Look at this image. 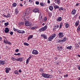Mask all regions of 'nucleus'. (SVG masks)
Masks as SVG:
<instances>
[{
	"label": "nucleus",
	"instance_id": "1",
	"mask_svg": "<svg viewBox=\"0 0 80 80\" xmlns=\"http://www.w3.org/2000/svg\"><path fill=\"white\" fill-rule=\"evenodd\" d=\"M30 13V9H27L24 14V15L26 16V18H30V16L29 15Z\"/></svg>",
	"mask_w": 80,
	"mask_h": 80
},
{
	"label": "nucleus",
	"instance_id": "2",
	"mask_svg": "<svg viewBox=\"0 0 80 80\" xmlns=\"http://www.w3.org/2000/svg\"><path fill=\"white\" fill-rule=\"evenodd\" d=\"M42 76L43 77L47 78H52V75H48L46 73H42Z\"/></svg>",
	"mask_w": 80,
	"mask_h": 80
},
{
	"label": "nucleus",
	"instance_id": "3",
	"mask_svg": "<svg viewBox=\"0 0 80 80\" xmlns=\"http://www.w3.org/2000/svg\"><path fill=\"white\" fill-rule=\"evenodd\" d=\"M48 26H47V25L45 26L44 27L41 28L39 30V32H44V31H45L47 29V28Z\"/></svg>",
	"mask_w": 80,
	"mask_h": 80
},
{
	"label": "nucleus",
	"instance_id": "4",
	"mask_svg": "<svg viewBox=\"0 0 80 80\" xmlns=\"http://www.w3.org/2000/svg\"><path fill=\"white\" fill-rule=\"evenodd\" d=\"M58 36L59 38H62L64 37V35L63 32H60L58 34Z\"/></svg>",
	"mask_w": 80,
	"mask_h": 80
},
{
	"label": "nucleus",
	"instance_id": "5",
	"mask_svg": "<svg viewBox=\"0 0 80 80\" xmlns=\"http://www.w3.org/2000/svg\"><path fill=\"white\" fill-rule=\"evenodd\" d=\"M5 72L6 73H8L9 71L11 70V68H10L6 67L5 68Z\"/></svg>",
	"mask_w": 80,
	"mask_h": 80
},
{
	"label": "nucleus",
	"instance_id": "6",
	"mask_svg": "<svg viewBox=\"0 0 80 80\" xmlns=\"http://www.w3.org/2000/svg\"><path fill=\"white\" fill-rule=\"evenodd\" d=\"M25 25L27 27H29L31 25L30 24V22L28 21H26L25 22Z\"/></svg>",
	"mask_w": 80,
	"mask_h": 80
},
{
	"label": "nucleus",
	"instance_id": "7",
	"mask_svg": "<svg viewBox=\"0 0 80 80\" xmlns=\"http://www.w3.org/2000/svg\"><path fill=\"white\" fill-rule=\"evenodd\" d=\"M32 53L34 55H38V52L37 50L33 49L32 52Z\"/></svg>",
	"mask_w": 80,
	"mask_h": 80
},
{
	"label": "nucleus",
	"instance_id": "8",
	"mask_svg": "<svg viewBox=\"0 0 80 80\" xmlns=\"http://www.w3.org/2000/svg\"><path fill=\"white\" fill-rule=\"evenodd\" d=\"M33 12L34 13H37L39 12L38 8H36L33 10Z\"/></svg>",
	"mask_w": 80,
	"mask_h": 80
},
{
	"label": "nucleus",
	"instance_id": "9",
	"mask_svg": "<svg viewBox=\"0 0 80 80\" xmlns=\"http://www.w3.org/2000/svg\"><path fill=\"white\" fill-rule=\"evenodd\" d=\"M76 13H77V11H76V10L75 9H73L71 12L72 15H75Z\"/></svg>",
	"mask_w": 80,
	"mask_h": 80
},
{
	"label": "nucleus",
	"instance_id": "10",
	"mask_svg": "<svg viewBox=\"0 0 80 80\" xmlns=\"http://www.w3.org/2000/svg\"><path fill=\"white\" fill-rule=\"evenodd\" d=\"M9 31L10 30L8 29V28H5V29L4 30V32L5 33H8L9 32Z\"/></svg>",
	"mask_w": 80,
	"mask_h": 80
},
{
	"label": "nucleus",
	"instance_id": "11",
	"mask_svg": "<svg viewBox=\"0 0 80 80\" xmlns=\"http://www.w3.org/2000/svg\"><path fill=\"white\" fill-rule=\"evenodd\" d=\"M19 33H21V34H23V33H25V31H23V30H19V32H18Z\"/></svg>",
	"mask_w": 80,
	"mask_h": 80
},
{
	"label": "nucleus",
	"instance_id": "12",
	"mask_svg": "<svg viewBox=\"0 0 80 80\" xmlns=\"http://www.w3.org/2000/svg\"><path fill=\"white\" fill-rule=\"evenodd\" d=\"M41 37L44 38L45 39H47V36L45 34H41Z\"/></svg>",
	"mask_w": 80,
	"mask_h": 80
},
{
	"label": "nucleus",
	"instance_id": "13",
	"mask_svg": "<svg viewBox=\"0 0 80 80\" xmlns=\"http://www.w3.org/2000/svg\"><path fill=\"white\" fill-rule=\"evenodd\" d=\"M33 35H30L29 37L28 38V40H30V39H32L33 38Z\"/></svg>",
	"mask_w": 80,
	"mask_h": 80
},
{
	"label": "nucleus",
	"instance_id": "14",
	"mask_svg": "<svg viewBox=\"0 0 80 80\" xmlns=\"http://www.w3.org/2000/svg\"><path fill=\"white\" fill-rule=\"evenodd\" d=\"M5 63V61H2V60H0V65H4Z\"/></svg>",
	"mask_w": 80,
	"mask_h": 80
},
{
	"label": "nucleus",
	"instance_id": "15",
	"mask_svg": "<svg viewBox=\"0 0 80 80\" xmlns=\"http://www.w3.org/2000/svg\"><path fill=\"white\" fill-rule=\"evenodd\" d=\"M53 39V38L51 36L48 38V40L49 42H51V41H52Z\"/></svg>",
	"mask_w": 80,
	"mask_h": 80
},
{
	"label": "nucleus",
	"instance_id": "16",
	"mask_svg": "<svg viewBox=\"0 0 80 80\" xmlns=\"http://www.w3.org/2000/svg\"><path fill=\"white\" fill-rule=\"evenodd\" d=\"M57 49L59 51H61L62 50V47L61 46H58L57 47Z\"/></svg>",
	"mask_w": 80,
	"mask_h": 80
},
{
	"label": "nucleus",
	"instance_id": "17",
	"mask_svg": "<svg viewBox=\"0 0 80 80\" xmlns=\"http://www.w3.org/2000/svg\"><path fill=\"white\" fill-rule=\"evenodd\" d=\"M17 62H22V58H19L18 59H16Z\"/></svg>",
	"mask_w": 80,
	"mask_h": 80
},
{
	"label": "nucleus",
	"instance_id": "18",
	"mask_svg": "<svg viewBox=\"0 0 80 80\" xmlns=\"http://www.w3.org/2000/svg\"><path fill=\"white\" fill-rule=\"evenodd\" d=\"M62 20V18L61 17H58V18L57 19L58 22H61Z\"/></svg>",
	"mask_w": 80,
	"mask_h": 80
},
{
	"label": "nucleus",
	"instance_id": "19",
	"mask_svg": "<svg viewBox=\"0 0 80 80\" xmlns=\"http://www.w3.org/2000/svg\"><path fill=\"white\" fill-rule=\"evenodd\" d=\"M53 7L55 10H56V9H58V8H59V6L57 5H54Z\"/></svg>",
	"mask_w": 80,
	"mask_h": 80
},
{
	"label": "nucleus",
	"instance_id": "20",
	"mask_svg": "<svg viewBox=\"0 0 80 80\" xmlns=\"http://www.w3.org/2000/svg\"><path fill=\"white\" fill-rule=\"evenodd\" d=\"M40 5L41 7H44V6H45V3L41 2L40 3Z\"/></svg>",
	"mask_w": 80,
	"mask_h": 80
},
{
	"label": "nucleus",
	"instance_id": "21",
	"mask_svg": "<svg viewBox=\"0 0 80 80\" xmlns=\"http://www.w3.org/2000/svg\"><path fill=\"white\" fill-rule=\"evenodd\" d=\"M51 36L53 38H55V37H56L57 34L56 33H53L51 35Z\"/></svg>",
	"mask_w": 80,
	"mask_h": 80
},
{
	"label": "nucleus",
	"instance_id": "22",
	"mask_svg": "<svg viewBox=\"0 0 80 80\" xmlns=\"http://www.w3.org/2000/svg\"><path fill=\"white\" fill-rule=\"evenodd\" d=\"M49 9L51 11H52L53 10V7L52 6H50L49 7Z\"/></svg>",
	"mask_w": 80,
	"mask_h": 80
},
{
	"label": "nucleus",
	"instance_id": "23",
	"mask_svg": "<svg viewBox=\"0 0 80 80\" xmlns=\"http://www.w3.org/2000/svg\"><path fill=\"white\" fill-rule=\"evenodd\" d=\"M80 23V22H79V21H77L75 23V26L76 27H77L79 24Z\"/></svg>",
	"mask_w": 80,
	"mask_h": 80
},
{
	"label": "nucleus",
	"instance_id": "24",
	"mask_svg": "<svg viewBox=\"0 0 80 80\" xmlns=\"http://www.w3.org/2000/svg\"><path fill=\"white\" fill-rule=\"evenodd\" d=\"M55 3H57L58 5H59L60 3V0H57L56 1H55Z\"/></svg>",
	"mask_w": 80,
	"mask_h": 80
},
{
	"label": "nucleus",
	"instance_id": "25",
	"mask_svg": "<svg viewBox=\"0 0 80 80\" xmlns=\"http://www.w3.org/2000/svg\"><path fill=\"white\" fill-rule=\"evenodd\" d=\"M13 30L14 32H17V33H18V32L19 31V29H16L15 28H13Z\"/></svg>",
	"mask_w": 80,
	"mask_h": 80
},
{
	"label": "nucleus",
	"instance_id": "26",
	"mask_svg": "<svg viewBox=\"0 0 80 80\" xmlns=\"http://www.w3.org/2000/svg\"><path fill=\"white\" fill-rule=\"evenodd\" d=\"M64 24L65 25V27L66 28H68L69 27V24H68V23H65Z\"/></svg>",
	"mask_w": 80,
	"mask_h": 80
},
{
	"label": "nucleus",
	"instance_id": "27",
	"mask_svg": "<svg viewBox=\"0 0 80 80\" xmlns=\"http://www.w3.org/2000/svg\"><path fill=\"white\" fill-rule=\"evenodd\" d=\"M62 42H65V41H67V38L65 37L63 38V39L61 40Z\"/></svg>",
	"mask_w": 80,
	"mask_h": 80
},
{
	"label": "nucleus",
	"instance_id": "28",
	"mask_svg": "<svg viewBox=\"0 0 80 80\" xmlns=\"http://www.w3.org/2000/svg\"><path fill=\"white\" fill-rule=\"evenodd\" d=\"M16 6H17V3H16L14 2L12 4V7H16Z\"/></svg>",
	"mask_w": 80,
	"mask_h": 80
},
{
	"label": "nucleus",
	"instance_id": "29",
	"mask_svg": "<svg viewBox=\"0 0 80 80\" xmlns=\"http://www.w3.org/2000/svg\"><path fill=\"white\" fill-rule=\"evenodd\" d=\"M63 26V23L62 22H61L60 23L59 28H62V26Z\"/></svg>",
	"mask_w": 80,
	"mask_h": 80
},
{
	"label": "nucleus",
	"instance_id": "30",
	"mask_svg": "<svg viewBox=\"0 0 80 80\" xmlns=\"http://www.w3.org/2000/svg\"><path fill=\"white\" fill-rule=\"evenodd\" d=\"M75 48H78L80 46H79V45H78V44H75Z\"/></svg>",
	"mask_w": 80,
	"mask_h": 80
},
{
	"label": "nucleus",
	"instance_id": "31",
	"mask_svg": "<svg viewBox=\"0 0 80 80\" xmlns=\"http://www.w3.org/2000/svg\"><path fill=\"white\" fill-rule=\"evenodd\" d=\"M48 16H49V17H52V12H48Z\"/></svg>",
	"mask_w": 80,
	"mask_h": 80
},
{
	"label": "nucleus",
	"instance_id": "32",
	"mask_svg": "<svg viewBox=\"0 0 80 80\" xmlns=\"http://www.w3.org/2000/svg\"><path fill=\"white\" fill-rule=\"evenodd\" d=\"M11 17V14L8 13L7 15V18H10Z\"/></svg>",
	"mask_w": 80,
	"mask_h": 80
},
{
	"label": "nucleus",
	"instance_id": "33",
	"mask_svg": "<svg viewBox=\"0 0 80 80\" xmlns=\"http://www.w3.org/2000/svg\"><path fill=\"white\" fill-rule=\"evenodd\" d=\"M38 27L37 26H35L34 27H32L31 28L32 30H35L36 28H37Z\"/></svg>",
	"mask_w": 80,
	"mask_h": 80
},
{
	"label": "nucleus",
	"instance_id": "34",
	"mask_svg": "<svg viewBox=\"0 0 80 80\" xmlns=\"http://www.w3.org/2000/svg\"><path fill=\"white\" fill-rule=\"evenodd\" d=\"M15 13L16 15H17L18 13V10L17 9H15Z\"/></svg>",
	"mask_w": 80,
	"mask_h": 80
},
{
	"label": "nucleus",
	"instance_id": "35",
	"mask_svg": "<svg viewBox=\"0 0 80 80\" xmlns=\"http://www.w3.org/2000/svg\"><path fill=\"white\" fill-rule=\"evenodd\" d=\"M14 73L15 74H16L17 75V74H19V73H18V70H15L14 71Z\"/></svg>",
	"mask_w": 80,
	"mask_h": 80
},
{
	"label": "nucleus",
	"instance_id": "36",
	"mask_svg": "<svg viewBox=\"0 0 80 80\" xmlns=\"http://www.w3.org/2000/svg\"><path fill=\"white\" fill-rule=\"evenodd\" d=\"M11 59L12 61H15V60H17V59H15V58H14L13 57H12Z\"/></svg>",
	"mask_w": 80,
	"mask_h": 80
},
{
	"label": "nucleus",
	"instance_id": "37",
	"mask_svg": "<svg viewBox=\"0 0 80 80\" xmlns=\"http://www.w3.org/2000/svg\"><path fill=\"white\" fill-rule=\"evenodd\" d=\"M80 30V24L78 26L77 29V31H78V32H79Z\"/></svg>",
	"mask_w": 80,
	"mask_h": 80
},
{
	"label": "nucleus",
	"instance_id": "38",
	"mask_svg": "<svg viewBox=\"0 0 80 80\" xmlns=\"http://www.w3.org/2000/svg\"><path fill=\"white\" fill-rule=\"evenodd\" d=\"M72 46H68V47H67L66 48H67V49H69V50H70L72 49Z\"/></svg>",
	"mask_w": 80,
	"mask_h": 80
},
{
	"label": "nucleus",
	"instance_id": "39",
	"mask_svg": "<svg viewBox=\"0 0 80 80\" xmlns=\"http://www.w3.org/2000/svg\"><path fill=\"white\" fill-rule=\"evenodd\" d=\"M63 7L59 8L58 10L59 11H61V10H63Z\"/></svg>",
	"mask_w": 80,
	"mask_h": 80
},
{
	"label": "nucleus",
	"instance_id": "40",
	"mask_svg": "<svg viewBox=\"0 0 80 80\" xmlns=\"http://www.w3.org/2000/svg\"><path fill=\"white\" fill-rule=\"evenodd\" d=\"M14 55H16V56H19V55H20L21 54L20 53H18V54L14 53Z\"/></svg>",
	"mask_w": 80,
	"mask_h": 80
},
{
	"label": "nucleus",
	"instance_id": "41",
	"mask_svg": "<svg viewBox=\"0 0 80 80\" xmlns=\"http://www.w3.org/2000/svg\"><path fill=\"white\" fill-rule=\"evenodd\" d=\"M8 25H9L8 24V22L4 23V25H5L6 27H7Z\"/></svg>",
	"mask_w": 80,
	"mask_h": 80
},
{
	"label": "nucleus",
	"instance_id": "42",
	"mask_svg": "<svg viewBox=\"0 0 80 80\" xmlns=\"http://www.w3.org/2000/svg\"><path fill=\"white\" fill-rule=\"evenodd\" d=\"M24 45H26V46H28V45H29V44L26 42H24Z\"/></svg>",
	"mask_w": 80,
	"mask_h": 80
},
{
	"label": "nucleus",
	"instance_id": "43",
	"mask_svg": "<svg viewBox=\"0 0 80 80\" xmlns=\"http://www.w3.org/2000/svg\"><path fill=\"white\" fill-rule=\"evenodd\" d=\"M6 44H8V45H12V43L10 42H9L8 41H7V43Z\"/></svg>",
	"mask_w": 80,
	"mask_h": 80
},
{
	"label": "nucleus",
	"instance_id": "44",
	"mask_svg": "<svg viewBox=\"0 0 80 80\" xmlns=\"http://www.w3.org/2000/svg\"><path fill=\"white\" fill-rule=\"evenodd\" d=\"M19 24L21 25H24V22H19Z\"/></svg>",
	"mask_w": 80,
	"mask_h": 80
},
{
	"label": "nucleus",
	"instance_id": "45",
	"mask_svg": "<svg viewBox=\"0 0 80 80\" xmlns=\"http://www.w3.org/2000/svg\"><path fill=\"white\" fill-rule=\"evenodd\" d=\"M47 18L46 17H45L44 18V21L47 22Z\"/></svg>",
	"mask_w": 80,
	"mask_h": 80
},
{
	"label": "nucleus",
	"instance_id": "46",
	"mask_svg": "<svg viewBox=\"0 0 80 80\" xmlns=\"http://www.w3.org/2000/svg\"><path fill=\"white\" fill-rule=\"evenodd\" d=\"M29 60H29V59H28L26 60V65H27L28 64V63L29 62Z\"/></svg>",
	"mask_w": 80,
	"mask_h": 80
},
{
	"label": "nucleus",
	"instance_id": "47",
	"mask_svg": "<svg viewBox=\"0 0 80 80\" xmlns=\"http://www.w3.org/2000/svg\"><path fill=\"white\" fill-rule=\"evenodd\" d=\"M78 17V15L76 14V15H74V18H77Z\"/></svg>",
	"mask_w": 80,
	"mask_h": 80
},
{
	"label": "nucleus",
	"instance_id": "48",
	"mask_svg": "<svg viewBox=\"0 0 80 80\" xmlns=\"http://www.w3.org/2000/svg\"><path fill=\"white\" fill-rule=\"evenodd\" d=\"M2 16L3 17H5V18H7V16H6V15H5L4 14H2Z\"/></svg>",
	"mask_w": 80,
	"mask_h": 80
},
{
	"label": "nucleus",
	"instance_id": "49",
	"mask_svg": "<svg viewBox=\"0 0 80 80\" xmlns=\"http://www.w3.org/2000/svg\"><path fill=\"white\" fill-rule=\"evenodd\" d=\"M33 0H29V2H30V3H33Z\"/></svg>",
	"mask_w": 80,
	"mask_h": 80
},
{
	"label": "nucleus",
	"instance_id": "50",
	"mask_svg": "<svg viewBox=\"0 0 80 80\" xmlns=\"http://www.w3.org/2000/svg\"><path fill=\"white\" fill-rule=\"evenodd\" d=\"M7 41H6L4 39L3 40V43H5L6 44H7Z\"/></svg>",
	"mask_w": 80,
	"mask_h": 80
},
{
	"label": "nucleus",
	"instance_id": "51",
	"mask_svg": "<svg viewBox=\"0 0 80 80\" xmlns=\"http://www.w3.org/2000/svg\"><path fill=\"white\" fill-rule=\"evenodd\" d=\"M64 76L65 78H67L68 77V74H66V75H64Z\"/></svg>",
	"mask_w": 80,
	"mask_h": 80
},
{
	"label": "nucleus",
	"instance_id": "52",
	"mask_svg": "<svg viewBox=\"0 0 80 80\" xmlns=\"http://www.w3.org/2000/svg\"><path fill=\"white\" fill-rule=\"evenodd\" d=\"M39 70L40 72H42L43 69L41 68L39 69Z\"/></svg>",
	"mask_w": 80,
	"mask_h": 80
},
{
	"label": "nucleus",
	"instance_id": "53",
	"mask_svg": "<svg viewBox=\"0 0 80 80\" xmlns=\"http://www.w3.org/2000/svg\"><path fill=\"white\" fill-rule=\"evenodd\" d=\"M35 3L36 5H39V2L36 1L35 2Z\"/></svg>",
	"mask_w": 80,
	"mask_h": 80
},
{
	"label": "nucleus",
	"instance_id": "54",
	"mask_svg": "<svg viewBox=\"0 0 80 80\" xmlns=\"http://www.w3.org/2000/svg\"><path fill=\"white\" fill-rule=\"evenodd\" d=\"M78 69L79 70H80V66L78 65L77 66Z\"/></svg>",
	"mask_w": 80,
	"mask_h": 80
},
{
	"label": "nucleus",
	"instance_id": "55",
	"mask_svg": "<svg viewBox=\"0 0 80 80\" xmlns=\"http://www.w3.org/2000/svg\"><path fill=\"white\" fill-rule=\"evenodd\" d=\"M10 35H13V32H12V31H11L10 32Z\"/></svg>",
	"mask_w": 80,
	"mask_h": 80
},
{
	"label": "nucleus",
	"instance_id": "56",
	"mask_svg": "<svg viewBox=\"0 0 80 80\" xmlns=\"http://www.w3.org/2000/svg\"><path fill=\"white\" fill-rule=\"evenodd\" d=\"M31 58H32V56H30V57L28 58V59L29 60H30V59H31Z\"/></svg>",
	"mask_w": 80,
	"mask_h": 80
},
{
	"label": "nucleus",
	"instance_id": "57",
	"mask_svg": "<svg viewBox=\"0 0 80 80\" xmlns=\"http://www.w3.org/2000/svg\"><path fill=\"white\" fill-rule=\"evenodd\" d=\"M19 51V49H17L15 50L16 52H18Z\"/></svg>",
	"mask_w": 80,
	"mask_h": 80
},
{
	"label": "nucleus",
	"instance_id": "58",
	"mask_svg": "<svg viewBox=\"0 0 80 80\" xmlns=\"http://www.w3.org/2000/svg\"><path fill=\"white\" fill-rule=\"evenodd\" d=\"M1 23H3V22H5V21L4 20H2L1 21Z\"/></svg>",
	"mask_w": 80,
	"mask_h": 80
},
{
	"label": "nucleus",
	"instance_id": "59",
	"mask_svg": "<svg viewBox=\"0 0 80 80\" xmlns=\"http://www.w3.org/2000/svg\"><path fill=\"white\" fill-rule=\"evenodd\" d=\"M2 40V37H0V42H1Z\"/></svg>",
	"mask_w": 80,
	"mask_h": 80
},
{
	"label": "nucleus",
	"instance_id": "60",
	"mask_svg": "<svg viewBox=\"0 0 80 80\" xmlns=\"http://www.w3.org/2000/svg\"><path fill=\"white\" fill-rule=\"evenodd\" d=\"M18 72H19V73H21L22 72V70H21V69H19L18 70Z\"/></svg>",
	"mask_w": 80,
	"mask_h": 80
},
{
	"label": "nucleus",
	"instance_id": "61",
	"mask_svg": "<svg viewBox=\"0 0 80 80\" xmlns=\"http://www.w3.org/2000/svg\"><path fill=\"white\" fill-rule=\"evenodd\" d=\"M50 3V0H48V3Z\"/></svg>",
	"mask_w": 80,
	"mask_h": 80
},
{
	"label": "nucleus",
	"instance_id": "62",
	"mask_svg": "<svg viewBox=\"0 0 80 80\" xmlns=\"http://www.w3.org/2000/svg\"><path fill=\"white\" fill-rule=\"evenodd\" d=\"M19 6L20 7H23V5H22V4H20Z\"/></svg>",
	"mask_w": 80,
	"mask_h": 80
},
{
	"label": "nucleus",
	"instance_id": "63",
	"mask_svg": "<svg viewBox=\"0 0 80 80\" xmlns=\"http://www.w3.org/2000/svg\"><path fill=\"white\" fill-rule=\"evenodd\" d=\"M56 27H57V28H59V25L57 24L56 26Z\"/></svg>",
	"mask_w": 80,
	"mask_h": 80
},
{
	"label": "nucleus",
	"instance_id": "64",
	"mask_svg": "<svg viewBox=\"0 0 80 80\" xmlns=\"http://www.w3.org/2000/svg\"><path fill=\"white\" fill-rule=\"evenodd\" d=\"M78 5H79V3H77L76 4V6H78Z\"/></svg>",
	"mask_w": 80,
	"mask_h": 80
}]
</instances>
